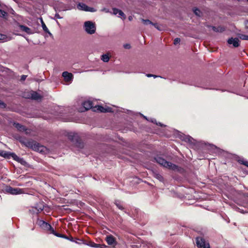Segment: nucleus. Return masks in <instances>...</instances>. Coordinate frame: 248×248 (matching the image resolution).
Returning a JSON list of instances; mask_svg holds the SVG:
<instances>
[{
    "label": "nucleus",
    "mask_w": 248,
    "mask_h": 248,
    "mask_svg": "<svg viewBox=\"0 0 248 248\" xmlns=\"http://www.w3.org/2000/svg\"><path fill=\"white\" fill-rule=\"evenodd\" d=\"M115 204L119 209L121 210H124V208L123 207L121 201L118 200L115 201Z\"/></svg>",
    "instance_id": "a211bd4d"
},
{
    "label": "nucleus",
    "mask_w": 248,
    "mask_h": 248,
    "mask_svg": "<svg viewBox=\"0 0 248 248\" xmlns=\"http://www.w3.org/2000/svg\"><path fill=\"white\" fill-rule=\"evenodd\" d=\"M146 76L147 77H149V78L154 77V78H155L157 77V76H155V75H152V74H147L146 75Z\"/></svg>",
    "instance_id": "c9c22d12"
},
{
    "label": "nucleus",
    "mask_w": 248,
    "mask_h": 248,
    "mask_svg": "<svg viewBox=\"0 0 248 248\" xmlns=\"http://www.w3.org/2000/svg\"><path fill=\"white\" fill-rule=\"evenodd\" d=\"M142 21L143 22V24L145 25H148V24L153 25V24H154L150 20H149L148 19H142Z\"/></svg>",
    "instance_id": "b1692460"
},
{
    "label": "nucleus",
    "mask_w": 248,
    "mask_h": 248,
    "mask_svg": "<svg viewBox=\"0 0 248 248\" xmlns=\"http://www.w3.org/2000/svg\"><path fill=\"white\" fill-rule=\"evenodd\" d=\"M67 137L71 141L76 142L77 146H79L80 148L83 147V143L79 141L78 136L77 133L70 132L68 134Z\"/></svg>",
    "instance_id": "7ed1b4c3"
},
{
    "label": "nucleus",
    "mask_w": 248,
    "mask_h": 248,
    "mask_svg": "<svg viewBox=\"0 0 248 248\" xmlns=\"http://www.w3.org/2000/svg\"><path fill=\"white\" fill-rule=\"evenodd\" d=\"M180 42V39L178 38H176L174 40V45H177V44L179 43Z\"/></svg>",
    "instance_id": "f704fd0d"
},
{
    "label": "nucleus",
    "mask_w": 248,
    "mask_h": 248,
    "mask_svg": "<svg viewBox=\"0 0 248 248\" xmlns=\"http://www.w3.org/2000/svg\"><path fill=\"white\" fill-rule=\"evenodd\" d=\"M68 240H70V241H72V242H73V241H74V240H73V237H70V238H68Z\"/></svg>",
    "instance_id": "de8ad7c7"
},
{
    "label": "nucleus",
    "mask_w": 248,
    "mask_h": 248,
    "mask_svg": "<svg viewBox=\"0 0 248 248\" xmlns=\"http://www.w3.org/2000/svg\"><path fill=\"white\" fill-rule=\"evenodd\" d=\"M212 29L213 30L216 31V32H218V31H221V29L220 28H217L216 27H212Z\"/></svg>",
    "instance_id": "7c9ffc66"
},
{
    "label": "nucleus",
    "mask_w": 248,
    "mask_h": 248,
    "mask_svg": "<svg viewBox=\"0 0 248 248\" xmlns=\"http://www.w3.org/2000/svg\"><path fill=\"white\" fill-rule=\"evenodd\" d=\"M41 23H42V28H43L44 31H45L46 32L49 33V34H51L50 32L49 31L48 29H47V27L46 26V25L43 22V19L42 18L41 19Z\"/></svg>",
    "instance_id": "6ab92c4d"
},
{
    "label": "nucleus",
    "mask_w": 248,
    "mask_h": 248,
    "mask_svg": "<svg viewBox=\"0 0 248 248\" xmlns=\"http://www.w3.org/2000/svg\"><path fill=\"white\" fill-rule=\"evenodd\" d=\"M150 246H151V247H152V245H151V244H150V246H148V248H150Z\"/></svg>",
    "instance_id": "3c124183"
},
{
    "label": "nucleus",
    "mask_w": 248,
    "mask_h": 248,
    "mask_svg": "<svg viewBox=\"0 0 248 248\" xmlns=\"http://www.w3.org/2000/svg\"><path fill=\"white\" fill-rule=\"evenodd\" d=\"M0 106H5V104L3 102H1L0 101Z\"/></svg>",
    "instance_id": "37998d69"
},
{
    "label": "nucleus",
    "mask_w": 248,
    "mask_h": 248,
    "mask_svg": "<svg viewBox=\"0 0 248 248\" xmlns=\"http://www.w3.org/2000/svg\"><path fill=\"white\" fill-rule=\"evenodd\" d=\"M19 28L22 31L26 32L28 34H31L33 33L31 29L24 25H19Z\"/></svg>",
    "instance_id": "4468645a"
},
{
    "label": "nucleus",
    "mask_w": 248,
    "mask_h": 248,
    "mask_svg": "<svg viewBox=\"0 0 248 248\" xmlns=\"http://www.w3.org/2000/svg\"><path fill=\"white\" fill-rule=\"evenodd\" d=\"M28 98H31L33 100H39L41 98V96L39 95L37 92L34 91H31L30 93V94L28 96Z\"/></svg>",
    "instance_id": "9b49d317"
},
{
    "label": "nucleus",
    "mask_w": 248,
    "mask_h": 248,
    "mask_svg": "<svg viewBox=\"0 0 248 248\" xmlns=\"http://www.w3.org/2000/svg\"><path fill=\"white\" fill-rule=\"evenodd\" d=\"M7 15V13L4 11L0 10V16L2 17H5Z\"/></svg>",
    "instance_id": "c85d7f7f"
},
{
    "label": "nucleus",
    "mask_w": 248,
    "mask_h": 248,
    "mask_svg": "<svg viewBox=\"0 0 248 248\" xmlns=\"http://www.w3.org/2000/svg\"><path fill=\"white\" fill-rule=\"evenodd\" d=\"M207 247H206V248H210V247H208V245H207Z\"/></svg>",
    "instance_id": "603ef678"
},
{
    "label": "nucleus",
    "mask_w": 248,
    "mask_h": 248,
    "mask_svg": "<svg viewBox=\"0 0 248 248\" xmlns=\"http://www.w3.org/2000/svg\"><path fill=\"white\" fill-rule=\"evenodd\" d=\"M84 29L90 34H93L96 31L95 25L91 21H86L84 23Z\"/></svg>",
    "instance_id": "f03ea898"
},
{
    "label": "nucleus",
    "mask_w": 248,
    "mask_h": 248,
    "mask_svg": "<svg viewBox=\"0 0 248 248\" xmlns=\"http://www.w3.org/2000/svg\"><path fill=\"white\" fill-rule=\"evenodd\" d=\"M94 111H98L101 112H105V108H104L101 106H97L93 108Z\"/></svg>",
    "instance_id": "f3484780"
},
{
    "label": "nucleus",
    "mask_w": 248,
    "mask_h": 248,
    "mask_svg": "<svg viewBox=\"0 0 248 248\" xmlns=\"http://www.w3.org/2000/svg\"><path fill=\"white\" fill-rule=\"evenodd\" d=\"M55 17L56 18H58V19H61L62 18V17L60 16L58 14H55Z\"/></svg>",
    "instance_id": "ea45409f"
},
{
    "label": "nucleus",
    "mask_w": 248,
    "mask_h": 248,
    "mask_svg": "<svg viewBox=\"0 0 248 248\" xmlns=\"http://www.w3.org/2000/svg\"><path fill=\"white\" fill-rule=\"evenodd\" d=\"M194 12L195 14L198 16H200L201 15V12L198 9H195L194 10Z\"/></svg>",
    "instance_id": "cd10ccee"
},
{
    "label": "nucleus",
    "mask_w": 248,
    "mask_h": 248,
    "mask_svg": "<svg viewBox=\"0 0 248 248\" xmlns=\"http://www.w3.org/2000/svg\"><path fill=\"white\" fill-rule=\"evenodd\" d=\"M112 112V108L108 107L105 108V112Z\"/></svg>",
    "instance_id": "473e14b6"
},
{
    "label": "nucleus",
    "mask_w": 248,
    "mask_h": 248,
    "mask_svg": "<svg viewBox=\"0 0 248 248\" xmlns=\"http://www.w3.org/2000/svg\"><path fill=\"white\" fill-rule=\"evenodd\" d=\"M77 8L78 10L87 12H94L96 11V10L94 8L90 7L83 3H79L77 5Z\"/></svg>",
    "instance_id": "6e6552de"
},
{
    "label": "nucleus",
    "mask_w": 248,
    "mask_h": 248,
    "mask_svg": "<svg viewBox=\"0 0 248 248\" xmlns=\"http://www.w3.org/2000/svg\"><path fill=\"white\" fill-rule=\"evenodd\" d=\"M14 125L17 129L20 131H24L26 130L25 126L18 123H14Z\"/></svg>",
    "instance_id": "dca6fc26"
},
{
    "label": "nucleus",
    "mask_w": 248,
    "mask_h": 248,
    "mask_svg": "<svg viewBox=\"0 0 248 248\" xmlns=\"http://www.w3.org/2000/svg\"><path fill=\"white\" fill-rule=\"evenodd\" d=\"M0 156L7 158L12 157L14 160L17 161L18 162H19L20 160L21 159V158H19L15 153H8L3 151H0Z\"/></svg>",
    "instance_id": "0eeeda50"
},
{
    "label": "nucleus",
    "mask_w": 248,
    "mask_h": 248,
    "mask_svg": "<svg viewBox=\"0 0 248 248\" xmlns=\"http://www.w3.org/2000/svg\"><path fill=\"white\" fill-rule=\"evenodd\" d=\"M63 236H64V237H63V238H65V239H68V237L67 236H65V235H63Z\"/></svg>",
    "instance_id": "8fccbe9b"
},
{
    "label": "nucleus",
    "mask_w": 248,
    "mask_h": 248,
    "mask_svg": "<svg viewBox=\"0 0 248 248\" xmlns=\"http://www.w3.org/2000/svg\"><path fill=\"white\" fill-rule=\"evenodd\" d=\"M141 115H142V116L144 119H145L146 120H148V121H150V120H148V119H147V117H146V116H144L143 115H142V114H141Z\"/></svg>",
    "instance_id": "a18cd8bd"
},
{
    "label": "nucleus",
    "mask_w": 248,
    "mask_h": 248,
    "mask_svg": "<svg viewBox=\"0 0 248 248\" xmlns=\"http://www.w3.org/2000/svg\"><path fill=\"white\" fill-rule=\"evenodd\" d=\"M238 162L241 164L244 165L245 166L248 167V161L245 160L244 159H239Z\"/></svg>",
    "instance_id": "4be33fe9"
},
{
    "label": "nucleus",
    "mask_w": 248,
    "mask_h": 248,
    "mask_svg": "<svg viewBox=\"0 0 248 248\" xmlns=\"http://www.w3.org/2000/svg\"><path fill=\"white\" fill-rule=\"evenodd\" d=\"M141 115H142V116L144 119H145L146 120H148V121H150V120H148V119H147V117H146V116H144L143 115H142V114H141Z\"/></svg>",
    "instance_id": "c03bdc74"
},
{
    "label": "nucleus",
    "mask_w": 248,
    "mask_h": 248,
    "mask_svg": "<svg viewBox=\"0 0 248 248\" xmlns=\"http://www.w3.org/2000/svg\"><path fill=\"white\" fill-rule=\"evenodd\" d=\"M155 177L158 180H159L160 181H163L164 179H163V177H162V176L161 175H160V174L159 173H155Z\"/></svg>",
    "instance_id": "5701e85b"
},
{
    "label": "nucleus",
    "mask_w": 248,
    "mask_h": 248,
    "mask_svg": "<svg viewBox=\"0 0 248 248\" xmlns=\"http://www.w3.org/2000/svg\"><path fill=\"white\" fill-rule=\"evenodd\" d=\"M118 17H121L122 19H124L126 18L125 14L124 13V12L121 10H119L118 11Z\"/></svg>",
    "instance_id": "412c9836"
},
{
    "label": "nucleus",
    "mask_w": 248,
    "mask_h": 248,
    "mask_svg": "<svg viewBox=\"0 0 248 248\" xmlns=\"http://www.w3.org/2000/svg\"><path fill=\"white\" fill-rule=\"evenodd\" d=\"M34 147H35H35H37V148H37V149H38V150H39V147H41V146H40L39 145V144H36V143H35V144H34Z\"/></svg>",
    "instance_id": "a19ab883"
},
{
    "label": "nucleus",
    "mask_w": 248,
    "mask_h": 248,
    "mask_svg": "<svg viewBox=\"0 0 248 248\" xmlns=\"http://www.w3.org/2000/svg\"><path fill=\"white\" fill-rule=\"evenodd\" d=\"M82 106L85 110H87L93 108V102L90 100L84 101L82 103Z\"/></svg>",
    "instance_id": "f8f14e48"
},
{
    "label": "nucleus",
    "mask_w": 248,
    "mask_h": 248,
    "mask_svg": "<svg viewBox=\"0 0 248 248\" xmlns=\"http://www.w3.org/2000/svg\"><path fill=\"white\" fill-rule=\"evenodd\" d=\"M149 121H151V122L153 123H155L157 125H159L161 126H164L163 124H162L161 123H157V122H156V120L155 119H154V118H152V119H151Z\"/></svg>",
    "instance_id": "a878e982"
},
{
    "label": "nucleus",
    "mask_w": 248,
    "mask_h": 248,
    "mask_svg": "<svg viewBox=\"0 0 248 248\" xmlns=\"http://www.w3.org/2000/svg\"><path fill=\"white\" fill-rule=\"evenodd\" d=\"M105 240L108 245L111 246L113 247H115L117 244L115 238L112 235H107Z\"/></svg>",
    "instance_id": "1a4fd4ad"
},
{
    "label": "nucleus",
    "mask_w": 248,
    "mask_h": 248,
    "mask_svg": "<svg viewBox=\"0 0 248 248\" xmlns=\"http://www.w3.org/2000/svg\"><path fill=\"white\" fill-rule=\"evenodd\" d=\"M227 42L229 44H232L235 47H238L239 46V40L237 38H230Z\"/></svg>",
    "instance_id": "9d476101"
},
{
    "label": "nucleus",
    "mask_w": 248,
    "mask_h": 248,
    "mask_svg": "<svg viewBox=\"0 0 248 248\" xmlns=\"http://www.w3.org/2000/svg\"><path fill=\"white\" fill-rule=\"evenodd\" d=\"M128 19H129V20L131 21L132 19V16H129Z\"/></svg>",
    "instance_id": "09e8293b"
},
{
    "label": "nucleus",
    "mask_w": 248,
    "mask_h": 248,
    "mask_svg": "<svg viewBox=\"0 0 248 248\" xmlns=\"http://www.w3.org/2000/svg\"><path fill=\"white\" fill-rule=\"evenodd\" d=\"M101 60L104 62H108L109 60V57L108 54H103L101 56Z\"/></svg>",
    "instance_id": "aec40b11"
},
{
    "label": "nucleus",
    "mask_w": 248,
    "mask_h": 248,
    "mask_svg": "<svg viewBox=\"0 0 248 248\" xmlns=\"http://www.w3.org/2000/svg\"><path fill=\"white\" fill-rule=\"evenodd\" d=\"M7 193L12 195L21 194L24 193L23 189L19 188H14L11 186H7L5 188Z\"/></svg>",
    "instance_id": "39448f33"
},
{
    "label": "nucleus",
    "mask_w": 248,
    "mask_h": 248,
    "mask_svg": "<svg viewBox=\"0 0 248 248\" xmlns=\"http://www.w3.org/2000/svg\"><path fill=\"white\" fill-rule=\"evenodd\" d=\"M155 160L157 163L164 167L168 168L172 170L177 169V167L176 165L171 163V162L167 161L165 159L161 157L157 156L155 158Z\"/></svg>",
    "instance_id": "f257e3e1"
},
{
    "label": "nucleus",
    "mask_w": 248,
    "mask_h": 248,
    "mask_svg": "<svg viewBox=\"0 0 248 248\" xmlns=\"http://www.w3.org/2000/svg\"><path fill=\"white\" fill-rule=\"evenodd\" d=\"M239 37L242 40H248V35L245 34H240Z\"/></svg>",
    "instance_id": "393cba45"
},
{
    "label": "nucleus",
    "mask_w": 248,
    "mask_h": 248,
    "mask_svg": "<svg viewBox=\"0 0 248 248\" xmlns=\"http://www.w3.org/2000/svg\"><path fill=\"white\" fill-rule=\"evenodd\" d=\"M44 205L41 204L40 205H38L37 207L32 208V210L34 213H36L38 214L40 213L44 209Z\"/></svg>",
    "instance_id": "2eb2a0df"
},
{
    "label": "nucleus",
    "mask_w": 248,
    "mask_h": 248,
    "mask_svg": "<svg viewBox=\"0 0 248 248\" xmlns=\"http://www.w3.org/2000/svg\"><path fill=\"white\" fill-rule=\"evenodd\" d=\"M124 48H126V49H129L130 48V44H125L124 45Z\"/></svg>",
    "instance_id": "4c0bfd02"
},
{
    "label": "nucleus",
    "mask_w": 248,
    "mask_h": 248,
    "mask_svg": "<svg viewBox=\"0 0 248 248\" xmlns=\"http://www.w3.org/2000/svg\"><path fill=\"white\" fill-rule=\"evenodd\" d=\"M153 26H155V28H156L158 30L161 31V29L160 28V26L158 25L157 24H153Z\"/></svg>",
    "instance_id": "e433bc0d"
},
{
    "label": "nucleus",
    "mask_w": 248,
    "mask_h": 248,
    "mask_svg": "<svg viewBox=\"0 0 248 248\" xmlns=\"http://www.w3.org/2000/svg\"><path fill=\"white\" fill-rule=\"evenodd\" d=\"M52 234H53L54 235H55V236H58V237H64V236L63 234H60V233H57L55 232V231L54 230V232L53 233H51Z\"/></svg>",
    "instance_id": "c756f323"
},
{
    "label": "nucleus",
    "mask_w": 248,
    "mask_h": 248,
    "mask_svg": "<svg viewBox=\"0 0 248 248\" xmlns=\"http://www.w3.org/2000/svg\"><path fill=\"white\" fill-rule=\"evenodd\" d=\"M196 245L199 248H206L207 246L210 247L208 242H206L205 239L202 237H197L196 238Z\"/></svg>",
    "instance_id": "423d86ee"
},
{
    "label": "nucleus",
    "mask_w": 248,
    "mask_h": 248,
    "mask_svg": "<svg viewBox=\"0 0 248 248\" xmlns=\"http://www.w3.org/2000/svg\"><path fill=\"white\" fill-rule=\"evenodd\" d=\"M27 78V76L26 75H22L21 77L20 80L22 81H24Z\"/></svg>",
    "instance_id": "58836bf2"
},
{
    "label": "nucleus",
    "mask_w": 248,
    "mask_h": 248,
    "mask_svg": "<svg viewBox=\"0 0 248 248\" xmlns=\"http://www.w3.org/2000/svg\"><path fill=\"white\" fill-rule=\"evenodd\" d=\"M62 76L66 81H71L73 78V75L68 72H63Z\"/></svg>",
    "instance_id": "ddd939ff"
},
{
    "label": "nucleus",
    "mask_w": 248,
    "mask_h": 248,
    "mask_svg": "<svg viewBox=\"0 0 248 248\" xmlns=\"http://www.w3.org/2000/svg\"><path fill=\"white\" fill-rule=\"evenodd\" d=\"M4 38V35L0 34V40H3Z\"/></svg>",
    "instance_id": "79ce46f5"
},
{
    "label": "nucleus",
    "mask_w": 248,
    "mask_h": 248,
    "mask_svg": "<svg viewBox=\"0 0 248 248\" xmlns=\"http://www.w3.org/2000/svg\"><path fill=\"white\" fill-rule=\"evenodd\" d=\"M119 10V9H118L117 8H113V14L115 15H118Z\"/></svg>",
    "instance_id": "72a5a7b5"
},
{
    "label": "nucleus",
    "mask_w": 248,
    "mask_h": 248,
    "mask_svg": "<svg viewBox=\"0 0 248 248\" xmlns=\"http://www.w3.org/2000/svg\"><path fill=\"white\" fill-rule=\"evenodd\" d=\"M238 211H239L240 213H244L242 210L240 209L239 208H237Z\"/></svg>",
    "instance_id": "49530a36"
},
{
    "label": "nucleus",
    "mask_w": 248,
    "mask_h": 248,
    "mask_svg": "<svg viewBox=\"0 0 248 248\" xmlns=\"http://www.w3.org/2000/svg\"><path fill=\"white\" fill-rule=\"evenodd\" d=\"M193 140L192 138H191L189 136H186V138L184 139V140L185 141H186V142H189V143H192V140Z\"/></svg>",
    "instance_id": "bb28decb"
},
{
    "label": "nucleus",
    "mask_w": 248,
    "mask_h": 248,
    "mask_svg": "<svg viewBox=\"0 0 248 248\" xmlns=\"http://www.w3.org/2000/svg\"><path fill=\"white\" fill-rule=\"evenodd\" d=\"M38 224L40 227L43 230L47 231L48 233H53L54 229L48 223L43 220L38 221Z\"/></svg>",
    "instance_id": "20e7f679"
},
{
    "label": "nucleus",
    "mask_w": 248,
    "mask_h": 248,
    "mask_svg": "<svg viewBox=\"0 0 248 248\" xmlns=\"http://www.w3.org/2000/svg\"><path fill=\"white\" fill-rule=\"evenodd\" d=\"M100 245L99 244H95L94 243H93L90 246L92 247H93V248H99L100 247Z\"/></svg>",
    "instance_id": "2f4dec72"
}]
</instances>
